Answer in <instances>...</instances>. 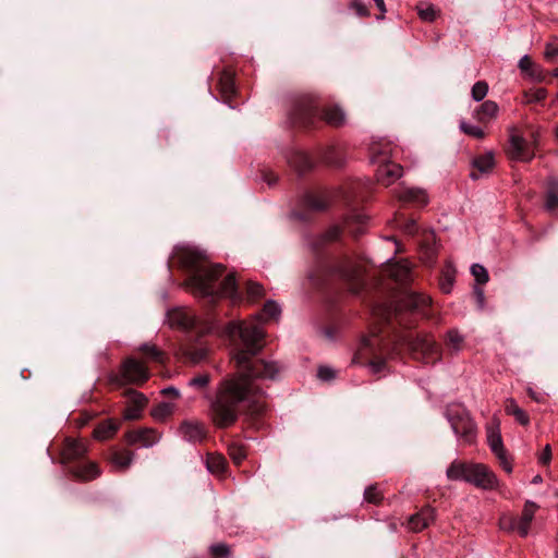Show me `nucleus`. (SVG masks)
Instances as JSON below:
<instances>
[{"mask_svg":"<svg viewBox=\"0 0 558 558\" xmlns=\"http://www.w3.org/2000/svg\"><path fill=\"white\" fill-rule=\"evenodd\" d=\"M473 166L481 173H488L495 166V158L492 153L478 156L473 160Z\"/></svg>","mask_w":558,"mask_h":558,"instance_id":"obj_29","label":"nucleus"},{"mask_svg":"<svg viewBox=\"0 0 558 558\" xmlns=\"http://www.w3.org/2000/svg\"><path fill=\"white\" fill-rule=\"evenodd\" d=\"M487 444L490 448L492 452L498 459L501 468L507 472H512V463L507 456V450L505 449L504 441L499 432V424L496 426L487 427Z\"/></svg>","mask_w":558,"mask_h":558,"instance_id":"obj_10","label":"nucleus"},{"mask_svg":"<svg viewBox=\"0 0 558 558\" xmlns=\"http://www.w3.org/2000/svg\"><path fill=\"white\" fill-rule=\"evenodd\" d=\"M134 453L130 451H116L111 457L113 466L120 471H125L132 464Z\"/></svg>","mask_w":558,"mask_h":558,"instance_id":"obj_26","label":"nucleus"},{"mask_svg":"<svg viewBox=\"0 0 558 558\" xmlns=\"http://www.w3.org/2000/svg\"><path fill=\"white\" fill-rule=\"evenodd\" d=\"M222 335L233 342V360L238 373L221 381L216 397L209 407V416L220 428L229 427L238 420L240 405L245 404L253 413L263 411L264 392L255 384L256 379H274L279 374V366L274 362L251 359L262 350L264 331L254 322H230Z\"/></svg>","mask_w":558,"mask_h":558,"instance_id":"obj_1","label":"nucleus"},{"mask_svg":"<svg viewBox=\"0 0 558 558\" xmlns=\"http://www.w3.org/2000/svg\"><path fill=\"white\" fill-rule=\"evenodd\" d=\"M364 498L366 501L376 504L381 499V492L377 486H369L364 492Z\"/></svg>","mask_w":558,"mask_h":558,"instance_id":"obj_45","label":"nucleus"},{"mask_svg":"<svg viewBox=\"0 0 558 558\" xmlns=\"http://www.w3.org/2000/svg\"><path fill=\"white\" fill-rule=\"evenodd\" d=\"M402 230L407 234H414L417 231V226L414 220H408L403 223Z\"/></svg>","mask_w":558,"mask_h":558,"instance_id":"obj_52","label":"nucleus"},{"mask_svg":"<svg viewBox=\"0 0 558 558\" xmlns=\"http://www.w3.org/2000/svg\"><path fill=\"white\" fill-rule=\"evenodd\" d=\"M378 161L380 165L376 171V179L380 184L389 186L402 177L403 169L400 165L379 159Z\"/></svg>","mask_w":558,"mask_h":558,"instance_id":"obj_11","label":"nucleus"},{"mask_svg":"<svg viewBox=\"0 0 558 558\" xmlns=\"http://www.w3.org/2000/svg\"><path fill=\"white\" fill-rule=\"evenodd\" d=\"M505 411L507 414L512 415L514 420L523 426L529 425L530 417L527 413L521 409L513 398H508L505 401Z\"/></svg>","mask_w":558,"mask_h":558,"instance_id":"obj_24","label":"nucleus"},{"mask_svg":"<svg viewBox=\"0 0 558 558\" xmlns=\"http://www.w3.org/2000/svg\"><path fill=\"white\" fill-rule=\"evenodd\" d=\"M209 375L208 374H199L189 380V386L197 389L205 388L209 383Z\"/></svg>","mask_w":558,"mask_h":558,"instance_id":"obj_46","label":"nucleus"},{"mask_svg":"<svg viewBox=\"0 0 558 558\" xmlns=\"http://www.w3.org/2000/svg\"><path fill=\"white\" fill-rule=\"evenodd\" d=\"M71 472L81 481H92L100 475L99 466L95 462L78 464Z\"/></svg>","mask_w":558,"mask_h":558,"instance_id":"obj_21","label":"nucleus"},{"mask_svg":"<svg viewBox=\"0 0 558 558\" xmlns=\"http://www.w3.org/2000/svg\"><path fill=\"white\" fill-rule=\"evenodd\" d=\"M460 130L463 133H465L470 136H473L475 138H483L485 136V132L483 131L482 128L474 125V124H470L465 121L460 122Z\"/></svg>","mask_w":558,"mask_h":558,"instance_id":"obj_39","label":"nucleus"},{"mask_svg":"<svg viewBox=\"0 0 558 558\" xmlns=\"http://www.w3.org/2000/svg\"><path fill=\"white\" fill-rule=\"evenodd\" d=\"M338 230H335V233L331 235V238H337Z\"/></svg>","mask_w":558,"mask_h":558,"instance_id":"obj_63","label":"nucleus"},{"mask_svg":"<svg viewBox=\"0 0 558 558\" xmlns=\"http://www.w3.org/2000/svg\"><path fill=\"white\" fill-rule=\"evenodd\" d=\"M317 376L319 379L328 381L336 377V371L329 366H320L318 368Z\"/></svg>","mask_w":558,"mask_h":558,"instance_id":"obj_48","label":"nucleus"},{"mask_svg":"<svg viewBox=\"0 0 558 558\" xmlns=\"http://www.w3.org/2000/svg\"><path fill=\"white\" fill-rule=\"evenodd\" d=\"M435 519V511L430 507L423 508L420 512L411 515L408 520V529L413 532H420L427 527Z\"/></svg>","mask_w":558,"mask_h":558,"instance_id":"obj_14","label":"nucleus"},{"mask_svg":"<svg viewBox=\"0 0 558 558\" xmlns=\"http://www.w3.org/2000/svg\"><path fill=\"white\" fill-rule=\"evenodd\" d=\"M421 250L424 255V259L426 263H432L436 253H437V246H436V238L434 232L432 231H423L422 233V241H421Z\"/></svg>","mask_w":558,"mask_h":558,"instance_id":"obj_20","label":"nucleus"},{"mask_svg":"<svg viewBox=\"0 0 558 558\" xmlns=\"http://www.w3.org/2000/svg\"><path fill=\"white\" fill-rule=\"evenodd\" d=\"M140 350L143 353H145L146 355H148L149 357H151L154 361H158V362L162 361L161 352L155 345L143 344L140 348Z\"/></svg>","mask_w":558,"mask_h":558,"instance_id":"obj_47","label":"nucleus"},{"mask_svg":"<svg viewBox=\"0 0 558 558\" xmlns=\"http://www.w3.org/2000/svg\"><path fill=\"white\" fill-rule=\"evenodd\" d=\"M207 470L213 474H221L226 468V459L218 453H209L206 459Z\"/></svg>","mask_w":558,"mask_h":558,"instance_id":"obj_28","label":"nucleus"},{"mask_svg":"<svg viewBox=\"0 0 558 558\" xmlns=\"http://www.w3.org/2000/svg\"><path fill=\"white\" fill-rule=\"evenodd\" d=\"M221 265H201L192 276L190 283L194 293L206 298L228 296L238 299L236 282L233 275H228L218 282L222 275Z\"/></svg>","mask_w":558,"mask_h":558,"instance_id":"obj_2","label":"nucleus"},{"mask_svg":"<svg viewBox=\"0 0 558 558\" xmlns=\"http://www.w3.org/2000/svg\"><path fill=\"white\" fill-rule=\"evenodd\" d=\"M546 208L548 210L558 209V180L549 182V190L546 197Z\"/></svg>","mask_w":558,"mask_h":558,"instance_id":"obj_36","label":"nucleus"},{"mask_svg":"<svg viewBox=\"0 0 558 558\" xmlns=\"http://www.w3.org/2000/svg\"><path fill=\"white\" fill-rule=\"evenodd\" d=\"M417 14L424 22H433L439 15V11L430 3H421L417 5Z\"/></svg>","mask_w":558,"mask_h":558,"instance_id":"obj_34","label":"nucleus"},{"mask_svg":"<svg viewBox=\"0 0 558 558\" xmlns=\"http://www.w3.org/2000/svg\"><path fill=\"white\" fill-rule=\"evenodd\" d=\"M475 294L477 296V300H478L481 306H483V303H484V291L482 289H480V288H476L475 289Z\"/></svg>","mask_w":558,"mask_h":558,"instance_id":"obj_56","label":"nucleus"},{"mask_svg":"<svg viewBox=\"0 0 558 558\" xmlns=\"http://www.w3.org/2000/svg\"><path fill=\"white\" fill-rule=\"evenodd\" d=\"M87 452V446L82 440L68 439L62 449L64 461H72L83 457Z\"/></svg>","mask_w":558,"mask_h":558,"instance_id":"obj_19","label":"nucleus"},{"mask_svg":"<svg viewBox=\"0 0 558 558\" xmlns=\"http://www.w3.org/2000/svg\"><path fill=\"white\" fill-rule=\"evenodd\" d=\"M311 207L314 208V209H323L324 208V206L318 204V203H312Z\"/></svg>","mask_w":558,"mask_h":558,"instance_id":"obj_60","label":"nucleus"},{"mask_svg":"<svg viewBox=\"0 0 558 558\" xmlns=\"http://www.w3.org/2000/svg\"><path fill=\"white\" fill-rule=\"evenodd\" d=\"M211 554L217 558H223L229 554V548L226 544H216L210 547Z\"/></svg>","mask_w":558,"mask_h":558,"instance_id":"obj_49","label":"nucleus"},{"mask_svg":"<svg viewBox=\"0 0 558 558\" xmlns=\"http://www.w3.org/2000/svg\"><path fill=\"white\" fill-rule=\"evenodd\" d=\"M173 412L174 404L169 402H161L153 408L150 414L156 421L162 422L169 416H171Z\"/></svg>","mask_w":558,"mask_h":558,"instance_id":"obj_33","label":"nucleus"},{"mask_svg":"<svg viewBox=\"0 0 558 558\" xmlns=\"http://www.w3.org/2000/svg\"><path fill=\"white\" fill-rule=\"evenodd\" d=\"M544 54L547 59H554L558 56V46L555 44H547Z\"/></svg>","mask_w":558,"mask_h":558,"instance_id":"obj_51","label":"nucleus"},{"mask_svg":"<svg viewBox=\"0 0 558 558\" xmlns=\"http://www.w3.org/2000/svg\"><path fill=\"white\" fill-rule=\"evenodd\" d=\"M327 160H328V162H329V163H332V165H336V166H340V163H339V162H337V161L332 160V159H331V158H329V157H328V159H327Z\"/></svg>","mask_w":558,"mask_h":558,"instance_id":"obj_62","label":"nucleus"},{"mask_svg":"<svg viewBox=\"0 0 558 558\" xmlns=\"http://www.w3.org/2000/svg\"><path fill=\"white\" fill-rule=\"evenodd\" d=\"M246 293L248 299L256 300L263 295L264 288L258 282L247 281Z\"/></svg>","mask_w":558,"mask_h":558,"instance_id":"obj_43","label":"nucleus"},{"mask_svg":"<svg viewBox=\"0 0 558 558\" xmlns=\"http://www.w3.org/2000/svg\"><path fill=\"white\" fill-rule=\"evenodd\" d=\"M280 306L275 301H268L264 305L263 313L269 318H277L280 315Z\"/></svg>","mask_w":558,"mask_h":558,"instance_id":"obj_44","label":"nucleus"},{"mask_svg":"<svg viewBox=\"0 0 558 558\" xmlns=\"http://www.w3.org/2000/svg\"><path fill=\"white\" fill-rule=\"evenodd\" d=\"M374 2L381 13L379 16H377V19L381 20L384 17V14L386 13L385 2L384 0H374Z\"/></svg>","mask_w":558,"mask_h":558,"instance_id":"obj_54","label":"nucleus"},{"mask_svg":"<svg viewBox=\"0 0 558 558\" xmlns=\"http://www.w3.org/2000/svg\"><path fill=\"white\" fill-rule=\"evenodd\" d=\"M161 439V434L153 428H143L130 432L126 435V440L130 445L140 444L144 448L153 447Z\"/></svg>","mask_w":558,"mask_h":558,"instance_id":"obj_13","label":"nucleus"},{"mask_svg":"<svg viewBox=\"0 0 558 558\" xmlns=\"http://www.w3.org/2000/svg\"><path fill=\"white\" fill-rule=\"evenodd\" d=\"M162 392L163 393H171L174 397H179V391L175 388H173V387H168V388L163 389Z\"/></svg>","mask_w":558,"mask_h":558,"instance_id":"obj_57","label":"nucleus"},{"mask_svg":"<svg viewBox=\"0 0 558 558\" xmlns=\"http://www.w3.org/2000/svg\"><path fill=\"white\" fill-rule=\"evenodd\" d=\"M454 277H456V270L452 267V265H450V264L446 265V267L442 269L441 278H440V282H439L440 289L442 290V292L449 293L451 291L453 282H454Z\"/></svg>","mask_w":558,"mask_h":558,"instance_id":"obj_32","label":"nucleus"},{"mask_svg":"<svg viewBox=\"0 0 558 558\" xmlns=\"http://www.w3.org/2000/svg\"><path fill=\"white\" fill-rule=\"evenodd\" d=\"M393 194L402 202L417 205H426L428 203V197L422 189L400 186L393 191Z\"/></svg>","mask_w":558,"mask_h":558,"instance_id":"obj_15","label":"nucleus"},{"mask_svg":"<svg viewBox=\"0 0 558 558\" xmlns=\"http://www.w3.org/2000/svg\"><path fill=\"white\" fill-rule=\"evenodd\" d=\"M118 430V424L109 420L98 425L94 430V437L98 440H105L114 435Z\"/></svg>","mask_w":558,"mask_h":558,"instance_id":"obj_27","label":"nucleus"},{"mask_svg":"<svg viewBox=\"0 0 558 558\" xmlns=\"http://www.w3.org/2000/svg\"><path fill=\"white\" fill-rule=\"evenodd\" d=\"M509 143L507 146V155L515 161H530L534 157L533 144H530L518 130L517 126H510Z\"/></svg>","mask_w":558,"mask_h":558,"instance_id":"obj_7","label":"nucleus"},{"mask_svg":"<svg viewBox=\"0 0 558 558\" xmlns=\"http://www.w3.org/2000/svg\"><path fill=\"white\" fill-rule=\"evenodd\" d=\"M551 460V448L549 445H546L543 452L538 457V461L542 464H548Z\"/></svg>","mask_w":558,"mask_h":558,"instance_id":"obj_50","label":"nucleus"},{"mask_svg":"<svg viewBox=\"0 0 558 558\" xmlns=\"http://www.w3.org/2000/svg\"><path fill=\"white\" fill-rule=\"evenodd\" d=\"M449 347L454 351L459 352L462 349L464 338L459 331L450 330L447 336Z\"/></svg>","mask_w":558,"mask_h":558,"instance_id":"obj_38","label":"nucleus"},{"mask_svg":"<svg viewBox=\"0 0 558 558\" xmlns=\"http://www.w3.org/2000/svg\"><path fill=\"white\" fill-rule=\"evenodd\" d=\"M554 74H555V76H558V69L555 71Z\"/></svg>","mask_w":558,"mask_h":558,"instance_id":"obj_64","label":"nucleus"},{"mask_svg":"<svg viewBox=\"0 0 558 558\" xmlns=\"http://www.w3.org/2000/svg\"><path fill=\"white\" fill-rule=\"evenodd\" d=\"M539 509V506L532 501L526 500L522 513L520 517H504L500 520L501 529L506 531L517 532L521 537L529 535L530 526L535 518V513Z\"/></svg>","mask_w":558,"mask_h":558,"instance_id":"obj_5","label":"nucleus"},{"mask_svg":"<svg viewBox=\"0 0 558 558\" xmlns=\"http://www.w3.org/2000/svg\"><path fill=\"white\" fill-rule=\"evenodd\" d=\"M488 93V84L484 81L476 82L471 90L472 98L475 101L483 100Z\"/></svg>","mask_w":558,"mask_h":558,"instance_id":"obj_37","label":"nucleus"},{"mask_svg":"<svg viewBox=\"0 0 558 558\" xmlns=\"http://www.w3.org/2000/svg\"><path fill=\"white\" fill-rule=\"evenodd\" d=\"M468 483L477 488L485 490H493L499 487V481L496 474L483 463L472 464L471 473L469 474Z\"/></svg>","mask_w":558,"mask_h":558,"instance_id":"obj_9","label":"nucleus"},{"mask_svg":"<svg viewBox=\"0 0 558 558\" xmlns=\"http://www.w3.org/2000/svg\"><path fill=\"white\" fill-rule=\"evenodd\" d=\"M183 354L186 357H189V360L192 363L196 364V363H199L201 361H203L207 356L208 349L204 345H199V347L187 345L184 348Z\"/></svg>","mask_w":558,"mask_h":558,"instance_id":"obj_31","label":"nucleus"},{"mask_svg":"<svg viewBox=\"0 0 558 558\" xmlns=\"http://www.w3.org/2000/svg\"><path fill=\"white\" fill-rule=\"evenodd\" d=\"M471 272L477 283L485 284L489 279L486 268L480 264L472 265Z\"/></svg>","mask_w":558,"mask_h":558,"instance_id":"obj_41","label":"nucleus"},{"mask_svg":"<svg viewBox=\"0 0 558 558\" xmlns=\"http://www.w3.org/2000/svg\"><path fill=\"white\" fill-rule=\"evenodd\" d=\"M498 113V105L493 100H487L481 105L477 110V119L486 121L495 118Z\"/></svg>","mask_w":558,"mask_h":558,"instance_id":"obj_30","label":"nucleus"},{"mask_svg":"<svg viewBox=\"0 0 558 558\" xmlns=\"http://www.w3.org/2000/svg\"><path fill=\"white\" fill-rule=\"evenodd\" d=\"M389 276L397 282L404 283L412 277L411 266L408 260L390 262L387 266Z\"/></svg>","mask_w":558,"mask_h":558,"instance_id":"obj_17","label":"nucleus"},{"mask_svg":"<svg viewBox=\"0 0 558 558\" xmlns=\"http://www.w3.org/2000/svg\"><path fill=\"white\" fill-rule=\"evenodd\" d=\"M354 218H355L359 222H361V223L365 220V217H364V216H362V215H356V216H354Z\"/></svg>","mask_w":558,"mask_h":558,"instance_id":"obj_61","label":"nucleus"},{"mask_svg":"<svg viewBox=\"0 0 558 558\" xmlns=\"http://www.w3.org/2000/svg\"><path fill=\"white\" fill-rule=\"evenodd\" d=\"M323 119L332 126H340L345 122V113L338 106H328L323 111Z\"/></svg>","mask_w":558,"mask_h":558,"instance_id":"obj_25","label":"nucleus"},{"mask_svg":"<svg viewBox=\"0 0 558 558\" xmlns=\"http://www.w3.org/2000/svg\"><path fill=\"white\" fill-rule=\"evenodd\" d=\"M473 462L454 460L447 469L446 475L450 481H463L468 483Z\"/></svg>","mask_w":558,"mask_h":558,"instance_id":"obj_18","label":"nucleus"},{"mask_svg":"<svg viewBox=\"0 0 558 558\" xmlns=\"http://www.w3.org/2000/svg\"><path fill=\"white\" fill-rule=\"evenodd\" d=\"M179 432L184 439L193 442L201 441L205 437V427L197 421H184Z\"/></svg>","mask_w":558,"mask_h":558,"instance_id":"obj_16","label":"nucleus"},{"mask_svg":"<svg viewBox=\"0 0 558 558\" xmlns=\"http://www.w3.org/2000/svg\"><path fill=\"white\" fill-rule=\"evenodd\" d=\"M547 92L545 88L530 89L524 94V100L527 104L539 102L546 98Z\"/></svg>","mask_w":558,"mask_h":558,"instance_id":"obj_40","label":"nucleus"},{"mask_svg":"<svg viewBox=\"0 0 558 558\" xmlns=\"http://www.w3.org/2000/svg\"><path fill=\"white\" fill-rule=\"evenodd\" d=\"M353 7L359 15H367L368 14V12L363 3L356 2L353 4Z\"/></svg>","mask_w":558,"mask_h":558,"instance_id":"obj_55","label":"nucleus"},{"mask_svg":"<svg viewBox=\"0 0 558 558\" xmlns=\"http://www.w3.org/2000/svg\"><path fill=\"white\" fill-rule=\"evenodd\" d=\"M148 378L149 372L145 364L133 357H129L122 363L119 374L109 375V381L119 386L126 384L141 385Z\"/></svg>","mask_w":558,"mask_h":558,"instance_id":"obj_4","label":"nucleus"},{"mask_svg":"<svg viewBox=\"0 0 558 558\" xmlns=\"http://www.w3.org/2000/svg\"><path fill=\"white\" fill-rule=\"evenodd\" d=\"M414 353H422L425 363H435L440 359L438 344L429 336H417L415 339L405 338L402 340Z\"/></svg>","mask_w":558,"mask_h":558,"instance_id":"obj_8","label":"nucleus"},{"mask_svg":"<svg viewBox=\"0 0 558 558\" xmlns=\"http://www.w3.org/2000/svg\"><path fill=\"white\" fill-rule=\"evenodd\" d=\"M430 303V298L414 291L407 292L402 298V306L409 310H420Z\"/></svg>","mask_w":558,"mask_h":558,"instance_id":"obj_22","label":"nucleus"},{"mask_svg":"<svg viewBox=\"0 0 558 558\" xmlns=\"http://www.w3.org/2000/svg\"><path fill=\"white\" fill-rule=\"evenodd\" d=\"M167 320L170 327L180 329L196 328L201 333L211 332L216 329L214 323L199 322L192 311L185 308L172 310L168 313Z\"/></svg>","mask_w":558,"mask_h":558,"instance_id":"obj_6","label":"nucleus"},{"mask_svg":"<svg viewBox=\"0 0 558 558\" xmlns=\"http://www.w3.org/2000/svg\"><path fill=\"white\" fill-rule=\"evenodd\" d=\"M446 416L451 425L452 432L463 444L471 445L475 441L476 424L462 404H450L447 408Z\"/></svg>","mask_w":558,"mask_h":558,"instance_id":"obj_3","label":"nucleus"},{"mask_svg":"<svg viewBox=\"0 0 558 558\" xmlns=\"http://www.w3.org/2000/svg\"><path fill=\"white\" fill-rule=\"evenodd\" d=\"M126 397L128 407L124 410L123 417L129 421L140 418L142 411L147 403V398L143 393L135 390H129L126 392Z\"/></svg>","mask_w":558,"mask_h":558,"instance_id":"obj_12","label":"nucleus"},{"mask_svg":"<svg viewBox=\"0 0 558 558\" xmlns=\"http://www.w3.org/2000/svg\"><path fill=\"white\" fill-rule=\"evenodd\" d=\"M543 482V478L541 475H535L533 478H532V484H541Z\"/></svg>","mask_w":558,"mask_h":558,"instance_id":"obj_58","label":"nucleus"},{"mask_svg":"<svg viewBox=\"0 0 558 558\" xmlns=\"http://www.w3.org/2000/svg\"><path fill=\"white\" fill-rule=\"evenodd\" d=\"M527 393H529V396H530L531 398H533L535 401H537V402L539 401V398L537 397V395H536V393H535L531 388H529V389H527Z\"/></svg>","mask_w":558,"mask_h":558,"instance_id":"obj_59","label":"nucleus"},{"mask_svg":"<svg viewBox=\"0 0 558 558\" xmlns=\"http://www.w3.org/2000/svg\"><path fill=\"white\" fill-rule=\"evenodd\" d=\"M289 162L300 172H303L313 166L311 158L304 153H295Z\"/></svg>","mask_w":558,"mask_h":558,"instance_id":"obj_35","label":"nucleus"},{"mask_svg":"<svg viewBox=\"0 0 558 558\" xmlns=\"http://www.w3.org/2000/svg\"><path fill=\"white\" fill-rule=\"evenodd\" d=\"M519 68L534 81L542 82L545 78L542 68L535 64L527 56H523L520 59Z\"/></svg>","mask_w":558,"mask_h":558,"instance_id":"obj_23","label":"nucleus"},{"mask_svg":"<svg viewBox=\"0 0 558 558\" xmlns=\"http://www.w3.org/2000/svg\"><path fill=\"white\" fill-rule=\"evenodd\" d=\"M385 366V360L379 359L369 363V368L373 374H377L383 371Z\"/></svg>","mask_w":558,"mask_h":558,"instance_id":"obj_53","label":"nucleus"},{"mask_svg":"<svg viewBox=\"0 0 558 558\" xmlns=\"http://www.w3.org/2000/svg\"><path fill=\"white\" fill-rule=\"evenodd\" d=\"M229 456L235 464H240L246 457L242 446L233 444L229 447Z\"/></svg>","mask_w":558,"mask_h":558,"instance_id":"obj_42","label":"nucleus"}]
</instances>
